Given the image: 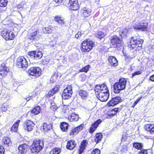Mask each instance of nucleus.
<instances>
[{
    "label": "nucleus",
    "instance_id": "obj_1",
    "mask_svg": "<svg viewBox=\"0 0 154 154\" xmlns=\"http://www.w3.org/2000/svg\"><path fill=\"white\" fill-rule=\"evenodd\" d=\"M95 45L94 42L89 39H87L84 40L82 44V51L83 52H89Z\"/></svg>",
    "mask_w": 154,
    "mask_h": 154
},
{
    "label": "nucleus",
    "instance_id": "obj_2",
    "mask_svg": "<svg viewBox=\"0 0 154 154\" xmlns=\"http://www.w3.org/2000/svg\"><path fill=\"white\" fill-rule=\"evenodd\" d=\"M126 80L125 79H120L119 82L116 83L114 85V92L116 93H119L120 91L124 89L125 88Z\"/></svg>",
    "mask_w": 154,
    "mask_h": 154
},
{
    "label": "nucleus",
    "instance_id": "obj_3",
    "mask_svg": "<svg viewBox=\"0 0 154 154\" xmlns=\"http://www.w3.org/2000/svg\"><path fill=\"white\" fill-rule=\"evenodd\" d=\"M143 40L139 38H136L135 37L131 38L130 42V45L132 49L136 48V50H139L142 47ZM136 50V49H135Z\"/></svg>",
    "mask_w": 154,
    "mask_h": 154
},
{
    "label": "nucleus",
    "instance_id": "obj_4",
    "mask_svg": "<svg viewBox=\"0 0 154 154\" xmlns=\"http://www.w3.org/2000/svg\"><path fill=\"white\" fill-rule=\"evenodd\" d=\"M43 146L42 141L40 140H35L32 145L31 151L32 153H37L42 149Z\"/></svg>",
    "mask_w": 154,
    "mask_h": 154
},
{
    "label": "nucleus",
    "instance_id": "obj_5",
    "mask_svg": "<svg viewBox=\"0 0 154 154\" xmlns=\"http://www.w3.org/2000/svg\"><path fill=\"white\" fill-rule=\"evenodd\" d=\"M147 26V24L146 23L145 20H139L133 25V27L134 29L144 31L146 29Z\"/></svg>",
    "mask_w": 154,
    "mask_h": 154
},
{
    "label": "nucleus",
    "instance_id": "obj_6",
    "mask_svg": "<svg viewBox=\"0 0 154 154\" xmlns=\"http://www.w3.org/2000/svg\"><path fill=\"white\" fill-rule=\"evenodd\" d=\"M111 43L114 48H116L118 50L121 49L123 45V43L121 40L117 36H114L112 37L111 40Z\"/></svg>",
    "mask_w": 154,
    "mask_h": 154
},
{
    "label": "nucleus",
    "instance_id": "obj_7",
    "mask_svg": "<svg viewBox=\"0 0 154 154\" xmlns=\"http://www.w3.org/2000/svg\"><path fill=\"white\" fill-rule=\"evenodd\" d=\"M1 35L6 40H13L15 37L14 33L9 30L2 31Z\"/></svg>",
    "mask_w": 154,
    "mask_h": 154
},
{
    "label": "nucleus",
    "instance_id": "obj_8",
    "mask_svg": "<svg viewBox=\"0 0 154 154\" xmlns=\"http://www.w3.org/2000/svg\"><path fill=\"white\" fill-rule=\"evenodd\" d=\"M17 65L19 68H26L28 66V63L25 58L21 56L17 58Z\"/></svg>",
    "mask_w": 154,
    "mask_h": 154
},
{
    "label": "nucleus",
    "instance_id": "obj_9",
    "mask_svg": "<svg viewBox=\"0 0 154 154\" xmlns=\"http://www.w3.org/2000/svg\"><path fill=\"white\" fill-rule=\"evenodd\" d=\"M28 72L30 75L37 77L40 75L41 70L38 67H32L28 70Z\"/></svg>",
    "mask_w": 154,
    "mask_h": 154
},
{
    "label": "nucleus",
    "instance_id": "obj_10",
    "mask_svg": "<svg viewBox=\"0 0 154 154\" xmlns=\"http://www.w3.org/2000/svg\"><path fill=\"white\" fill-rule=\"evenodd\" d=\"M72 93V86L68 85L63 91L62 96L63 99H66L70 98Z\"/></svg>",
    "mask_w": 154,
    "mask_h": 154
},
{
    "label": "nucleus",
    "instance_id": "obj_11",
    "mask_svg": "<svg viewBox=\"0 0 154 154\" xmlns=\"http://www.w3.org/2000/svg\"><path fill=\"white\" fill-rule=\"evenodd\" d=\"M96 93H108V90L105 84L96 85L95 87Z\"/></svg>",
    "mask_w": 154,
    "mask_h": 154
},
{
    "label": "nucleus",
    "instance_id": "obj_12",
    "mask_svg": "<svg viewBox=\"0 0 154 154\" xmlns=\"http://www.w3.org/2000/svg\"><path fill=\"white\" fill-rule=\"evenodd\" d=\"M23 125L24 129L28 131H31L33 130L35 124L32 121L28 120L25 121Z\"/></svg>",
    "mask_w": 154,
    "mask_h": 154
},
{
    "label": "nucleus",
    "instance_id": "obj_13",
    "mask_svg": "<svg viewBox=\"0 0 154 154\" xmlns=\"http://www.w3.org/2000/svg\"><path fill=\"white\" fill-rule=\"evenodd\" d=\"M28 55L32 59L37 60L41 58L43 55L41 52L36 51L29 52Z\"/></svg>",
    "mask_w": 154,
    "mask_h": 154
},
{
    "label": "nucleus",
    "instance_id": "obj_14",
    "mask_svg": "<svg viewBox=\"0 0 154 154\" xmlns=\"http://www.w3.org/2000/svg\"><path fill=\"white\" fill-rule=\"evenodd\" d=\"M96 94L99 99L102 102L106 101L109 96V93H97Z\"/></svg>",
    "mask_w": 154,
    "mask_h": 154
},
{
    "label": "nucleus",
    "instance_id": "obj_15",
    "mask_svg": "<svg viewBox=\"0 0 154 154\" xmlns=\"http://www.w3.org/2000/svg\"><path fill=\"white\" fill-rule=\"evenodd\" d=\"M69 4L70 8L72 10H78L79 8L77 0H69Z\"/></svg>",
    "mask_w": 154,
    "mask_h": 154
},
{
    "label": "nucleus",
    "instance_id": "obj_16",
    "mask_svg": "<svg viewBox=\"0 0 154 154\" xmlns=\"http://www.w3.org/2000/svg\"><path fill=\"white\" fill-rule=\"evenodd\" d=\"M121 99L119 97H116L113 98L109 102L107 103L108 106H114L117 104L121 101Z\"/></svg>",
    "mask_w": 154,
    "mask_h": 154
},
{
    "label": "nucleus",
    "instance_id": "obj_17",
    "mask_svg": "<svg viewBox=\"0 0 154 154\" xmlns=\"http://www.w3.org/2000/svg\"><path fill=\"white\" fill-rule=\"evenodd\" d=\"M102 122V121L101 119H99L92 124L89 130L90 133H93Z\"/></svg>",
    "mask_w": 154,
    "mask_h": 154
},
{
    "label": "nucleus",
    "instance_id": "obj_18",
    "mask_svg": "<svg viewBox=\"0 0 154 154\" xmlns=\"http://www.w3.org/2000/svg\"><path fill=\"white\" fill-rule=\"evenodd\" d=\"M9 72V69L6 66L5 64L2 65L0 67V75L4 76L6 75Z\"/></svg>",
    "mask_w": 154,
    "mask_h": 154
},
{
    "label": "nucleus",
    "instance_id": "obj_19",
    "mask_svg": "<svg viewBox=\"0 0 154 154\" xmlns=\"http://www.w3.org/2000/svg\"><path fill=\"white\" fill-rule=\"evenodd\" d=\"M28 146L25 144L20 145L18 147V154H24L27 151Z\"/></svg>",
    "mask_w": 154,
    "mask_h": 154
},
{
    "label": "nucleus",
    "instance_id": "obj_20",
    "mask_svg": "<svg viewBox=\"0 0 154 154\" xmlns=\"http://www.w3.org/2000/svg\"><path fill=\"white\" fill-rule=\"evenodd\" d=\"M144 128L146 131L150 134H154V124H146L145 125Z\"/></svg>",
    "mask_w": 154,
    "mask_h": 154
},
{
    "label": "nucleus",
    "instance_id": "obj_21",
    "mask_svg": "<svg viewBox=\"0 0 154 154\" xmlns=\"http://www.w3.org/2000/svg\"><path fill=\"white\" fill-rule=\"evenodd\" d=\"M109 65L112 66H116L118 64V61L114 56H110L108 58Z\"/></svg>",
    "mask_w": 154,
    "mask_h": 154
},
{
    "label": "nucleus",
    "instance_id": "obj_22",
    "mask_svg": "<svg viewBox=\"0 0 154 154\" xmlns=\"http://www.w3.org/2000/svg\"><path fill=\"white\" fill-rule=\"evenodd\" d=\"M81 12L82 13V16L84 17H86L90 15L91 12V10L89 8L86 7L82 9Z\"/></svg>",
    "mask_w": 154,
    "mask_h": 154
},
{
    "label": "nucleus",
    "instance_id": "obj_23",
    "mask_svg": "<svg viewBox=\"0 0 154 154\" xmlns=\"http://www.w3.org/2000/svg\"><path fill=\"white\" fill-rule=\"evenodd\" d=\"M84 127V125L82 124L78 127L73 128L70 132V135L76 134L79 131L82 129Z\"/></svg>",
    "mask_w": 154,
    "mask_h": 154
},
{
    "label": "nucleus",
    "instance_id": "obj_24",
    "mask_svg": "<svg viewBox=\"0 0 154 154\" xmlns=\"http://www.w3.org/2000/svg\"><path fill=\"white\" fill-rule=\"evenodd\" d=\"M84 127V125L82 124L78 127L73 128L70 132V135L76 134L79 131L82 129Z\"/></svg>",
    "mask_w": 154,
    "mask_h": 154
},
{
    "label": "nucleus",
    "instance_id": "obj_25",
    "mask_svg": "<svg viewBox=\"0 0 154 154\" xmlns=\"http://www.w3.org/2000/svg\"><path fill=\"white\" fill-rule=\"evenodd\" d=\"M41 37V35L38 34L37 32L35 31L33 33L31 34L30 36L28 37V38L30 40L34 39L35 41H37L39 40Z\"/></svg>",
    "mask_w": 154,
    "mask_h": 154
},
{
    "label": "nucleus",
    "instance_id": "obj_26",
    "mask_svg": "<svg viewBox=\"0 0 154 154\" xmlns=\"http://www.w3.org/2000/svg\"><path fill=\"white\" fill-rule=\"evenodd\" d=\"M76 144L74 140H70L67 142L66 148L69 150H72L75 147Z\"/></svg>",
    "mask_w": 154,
    "mask_h": 154
},
{
    "label": "nucleus",
    "instance_id": "obj_27",
    "mask_svg": "<svg viewBox=\"0 0 154 154\" xmlns=\"http://www.w3.org/2000/svg\"><path fill=\"white\" fill-rule=\"evenodd\" d=\"M54 20L55 21L58 23L61 26H63L66 23L64 19H62L60 16H55L54 17Z\"/></svg>",
    "mask_w": 154,
    "mask_h": 154
},
{
    "label": "nucleus",
    "instance_id": "obj_28",
    "mask_svg": "<svg viewBox=\"0 0 154 154\" xmlns=\"http://www.w3.org/2000/svg\"><path fill=\"white\" fill-rule=\"evenodd\" d=\"M79 119V115L75 113H72L68 117L69 120L71 122H76Z\"/></svg>",
    "mask_w": 154,
    "mask_h": 154
},
{
    "label": "nucleus",
    "instance_id": "obj_29",
    "mask_svg": "<svg viewBox=\"0 0 154 154\" xmlns=\"http://www.w3.org/2000/svg\"><path fill=\"white\" fill-rule=\"evenodd\" d=\"M88 142L86 140H83L81 143V146L80 147V148L79 149V153L81 154L83 152L84 150L85 149L86 146V144Z\"/></svg>",
    "mask_w": 154,
    "mask_h": 154
},
{
    "label": "nucleus",
    "instance_id": "obj_30",
    "mask_svg": "<svg viewBox=\"0 0 154 154\" xmlns=\"http://www.w3.org/2000/svg\"><path fill=\"white\" fill-rule=\"evenodd\" d=\"M59 89L58 86L56 85L55 86L49 91L47 94V97L48 96L49 97H50L52 96L57 92L59 90Z\"/></svg>",
    "mask_w": 154,
    "mask_h": 154
},
{
    "label": "nucleus",
    "instance_id": "obj_31",
    "mask_svg": "<svg viewBox=\"0 0 154 154\" xmlns=\"http://www.w3.org/2000/svg\"><path fill=\"white\" fill-rule=\"evenodd\" d=\"M79 94L82 98L85 99L88 97V93L86 91L81 90L79 91Z\"/></svg>",
    "mask_w": 154,
    "mask_h": 154
},
{
    "label": "nucleus",
    "instance_id": "obj_32",
    "mask_svg": "<svg viewBox=\"0 0 154 154\" xmlns=\"http://www.w3.org/2000/svg\"><path fill=\"white\" fill-rule=\"evenodd\" d=\"M60 127L61 130L63 132L66 131L68 127V124L67 123L63 122L60 123Z\"/></svg>",
    "mask_w": 154,
    "mask_h": 154
},
{
    "label": "nucleus",
    "instance_id": "obj_33",
    "mask_svg": "<svg viewBox=\"0 0 154 154\" xmlns=\"http://www.w3.org/2000/svg\"><path fill=\"white\" fill-rule=\"evenodd\" d=\"M52 127V125L51 124H47L46 123H45L43 124L42 129L44 131H47L51 129Z\"/></svg>",
    "mask_w": 154,
    "mask_h": 154
},
{
    "label": "nucleus",
    "instance_id": "obj_34",
    "mask_svg": "<svg viewBox=\"0 0 154 154\" xmlns=\"http://www.w3.org/2000/svg\"><path fill=\"white\" fill-rule=\"evenodd\" d=\"M103 137V135L101 133H97L94 137V141L96 143H98L101 141Z\"/></svg>",
    "mask_w": 154,
    "mask_h": 154
},
{
    "label": "nucleus",
    "instance_id": "obj_35",
    "mask_svg": "<svg viewBox=\"0 0 154 154\" xmlns=\"http://www.w3.org/2000/svg\"><path fill=\"white\" fill-rule=\"evenodd\" d=\"M20 122L19 120H17L12 126L11 127V131L12 132H16L17 130L19 124Z\"/></svg>",
    "mask_w": 154,
    "mask_h": 154
},
{
    "label": "nucleus",
    "instance_id": "obj_36",
    "mask_svg": "<svg viewBox=\"0 0 154 154\" xmlns=\"http://www.w3.org/2000/svg\"><path fill=\"white\" fill-rule=\"evenodd\" d=\"M118 110L119 109L118 108H115L112 110L109 111L107 112V115L110 116H113L118 112Z\"/></svg>",
    "mask_w": 154,
    "mask_h": 154
},
{
    "label": "nucleus",
    "instance_id": "obj_37",
    "mask_svg": "<svg viewBox=\"0 0 154 154\" xmlns=\"http://www.w3.org/2000/svg\"><path fill=\"white\" fill-rule=\"evenodd\" d=\"M41 111L40 107V106H38L33 108L31 111V112L33 114L36 115L38 114Z\"/></svg>",
    "mask_w": 154,
    "mask_h": 154
},
{
    "label": "nucleus",
    "instance_id": "obj_38",
    "mask_svg": "<svg viewBox=\"0 0 154 154\" xmlns=\"http://www.w3.org/2000/svg\"><path fill=\"white\" fill-rule=\"evenodd\" d=\"M10 139L8 137H4L2 140V143L4 145L9 146L11 144Z\"/></svg>",
    "mask_w": 154,
    "mask_h": 154
},
{
    "label": "nucleus",
    "instance_id": "obj_39",
    "mask_svg": "<svg viewBox=\"0 0 154 154\" xmlns=\"http://www.w3.org/2000/svg\"><path fill=\"white\" fill-rule=\"evenodd\" d=\"M53 28V27H51V28L44 27L42 28V30L44 33L49 34L52 32V28Z\"/></svg>",
    "mask_w": 154,
    "mask_h": 154
},
{
    "label": "nucleus",
    "instance_id": "obj_40",
    "mask_svg": "<svg viewBox=\"0 0 154 154\" xmlns=\"http://www.w3.org/2000/svg\"><path fill=\"white\" fill-rule=\"evenodd\" d=\"M133 145L134 148L139 149H141L143 146L142 144L137 142L134 143Z\"/></svg>",
    "mask_w": 154,
    "mask_h": 154
},
{
    "label": "nucleus",
    "instance_id": "obj_41",
    "mask_svg": "<svg viewBox=\"0 0 154 154\" xmlns=\"http://www.w3.org/2000/svg\"><path fill=\"white\" fill-rule=\"evenodd\" d=\"M106 34L104 32L101 31H98L96 35V36L100 39H101L104 37Z\"/></svg>",
    "mask_w": 154,
    "mask_h": 154
},
{
    "label": "nucleus",
    "instance_id": "obj_42",
    "mask_svg": "<svg viewBox=\"0 0 154 154\" xmlns=\"http://www.w3.org/2000/svg\"><path fill=\"white\" fill-rule=\"evenodd\" d=\"M60 152V149L58 148H56L54 149L50 152V154H59Z\"/></svg>",
    "mask_w": 154,
    "mask_h": 154
},
{
    "label": "nucleus",
    "instance_id": "obj_43",
    "mask_svg": "<svg viewBox=\"0 0 154 154\" xmlns=\"http://www.w3.org/2000/svg\"><path fill=\"white\" fill-rule=\"evenodd\" d=\"M8 1L7 0H0V7H5L7 5Z\"/></svg>",
    "mask_w": 154,
    "mask_h": 154
},
{
    "label": "nucleus",
    "instance_id": "obj_44",
    "mask_svg": "<svg viewBox=\"0 0 154 154\" xmlns=\"http://www.w3.org/2000/svg\"><path fill=\"white\" fill-rule=\"evenodd\" d=\"M90 67V66L89 65H87L84 67L82 69H80L79 70V71L81 72H87L88 70V69Z\"/></svg>",
    "mask_w": 154,
    "mask_h": 154
},
{
    "label": "nucleus",
    "instance_id": "obj_45",
    "mask_svg": "<svg viewBox=\"0 0 154 154\" xmlns=\"http://www.w3.org/2000/svg\"><path fill=\"white\" fill-rule=\"evenodd\" d=\"M50 107L52 110H55L57 108L55 104L53 102L51 103Z\"/></svg>",
    "mask_w": 154,
    "mask_h": 154
},
{
    "label": "nucleus",
    "instance_id": "obj_46",
    "mask_svg": "<svg viewBox=\"0 0 154 154\" xmlns=\"http://www.w3.org/2000/svg\"><path fill=\"white\" fill-rule=\"evenodd\" d=\"M142 72V70H138L134 72L132 76L134 77L136 75L141 74Z\"/></svg>",
    "mask_w": 154,
    "mask_h": 154
},
{
    "label": "nucleus",
    "instance_id": "obj_47",
    "mask_svg": "<svg viewBox=\"0 0 154 154\" xmlns=\"http://www.w3.org/2000/svg\"><path fill=\"white\" fill-rule=\"evenodd\" d=\"M127 135H128L125 132L123 133L122 138V141H124L126 140L128 137Z\"/></svg>",
    "mask_w": 154,
    "mask_h": 154
},
{
    "label": "nucleus",
    "instance_id": "obj_48",
    "mask_svg": "<svg viewBox=\"0 0 154 154\" xmlns=\"http://www.w3.org/2000/svg\"><path fill=\"white\" fill-rule=\"evenodd\" d=\"M100 150L97 149H95L92 152L91 154H100Z\"/></svg>",
    "mask_w": 154,
    "mask_h": 154
},
{
    "label": "nucleus",
    "instance_id": "obj_49",
    "mask_svg": "<svg viewBox=\"0 0 154 154\" xmlns=\"http://www.w3.org/2000/svg\"><path fill=\"white\" fill-rule=\"evenodd\" d=\"M82 33L81 32L79 31L75 35V37L77 39H80Z\"/></svg>",
    "mask_w": 154,
    "mask_h": 154
},
{
    "label": "nucleus",
    "instance_id": "obj_50",
    "mask_svg": "<svg viewBox=\"0 0 154 154\" xmlns=\"http://www.w3.org/2000/svg\"><path fill=\"white\" fill-rule=\"evenodd\" d=\"M56 77L55 75L51 77L50 79V82L51 83H54L56 81Z\"/></svg>",
    "mask_w": 154,
    "mask_h": 154
},
{
    "label": "nucleus",
    "instance_id": "obj_51",
    "mask_svg": "<svg viewBox=\"0 0 154 154\" xmlns=\"http://www.w3.org/2000/svg\"><path fill=\"white\" fill-rule=\"evenodd\" d=\"M142 98V97H140L138 98L136 100L134 103V105L133 107H134L137 103H138L140 100Z\"/></svg>",
    "mask_w": 154,
    "mask_h": 154
},
{
    "label": "nucleus",
    "instance_id": "obj_52",
    "mask_svg": "<svg viewBox=\"0 0 154 154\" xmlns=\"http://www.w3.org/2000/svg\"><path fill=\"white\" fill-rule=\"evenodd\" d=\"M147 152L146 150H142L139 152V154H147Z\"/></svg>",
    "mask_w": 154,
    "mask_h": 154
},
{
    "label": "nucleus",
    "instance_id": "obj_53",
    "mask_svg": "<svg viewBox=\"0 0 154 154\" xmlns=\"http://www.w3.org/2000/svg\"><path fill=\"white\" fill-rule=\"evenodd\" d=\"M5 152V150L4 147L0 146V154H3Z\"/></svg>",
    "mask_w": 154,
    "mask_h": 154
},
{
    "label": "nucleus",
    "instance_id": "obj_54",
    "mask_svg": "<svg viewBox=\"0 0 154 154\" xmlns=\"http://www.w3.org/2000/svg\"><path fill=\"white\" fill-rule=\"evenodd\" d=\"M1 109L2 111L5 112L7 110V108L3 106L1 107Z\"/></svg>",
    "mask_w": 154,
    "mask_h": 154
},
{
    "label": "nucleus",
    "instance_id": "obj_55",
    "mask_svg": "<svg viewBox=\"0 0 154 154\" xmlns=\"http://www.w3.org/2000/svg\"><path fill=\"white\" fill-rule=\"evenodd\" d=\"M32 99L31 97H29L26 98H24V100H26V102Z\"/></svg>",
    "mask_w": 154,
    "mask_h": 154
},
{
    "label": "nucleus",
    "instance_id": "obj_56",
    "mask_svg": "<svg viewBox=\"0 0 154 154\" xmlns=\"http://www.w3.org/2000/svg\"><path fill=\"white\" fill-rule=\"evenodd\" d=\"M150 79L152 81L154 82V74L150 77Z\"/></svg>",
    "mask_w": 154,
    "mask_h": 154
},
{
    "label": "nucleus",
    "instance_id": "obj_57",
    "mask_svg": "<svg viewBox=\"0 0 154 154\" xmlns=\"http://www.w3.org/2000/svg\"><path fill=\"white\" fill-rule=\"evenodd\" d=\"M63 0H55V1L56 3L57 2H62Z\"/></svg>",
    "mask_w": 154,
    "mask_h": 154
},
{
    "label": "nucleus",
    "instance_id": "obj_58",
    "mask_svg": "<svg viewBox=\"0 0 154 154\" xmlns=\"http://www.w3.org/2000/svg\"><path fill=\"white\" fill-rule=\"evenodd\" d=\"M21 6H21L20 5H18L17 7L18 8H20L21 7Z\"/></svg>",
    "mask_w": 154,
    "mask_h": 154
},
{
    "label": "nucleus",
    "instance_id": "obj_59",
    "mask_svg": "<svg viewBox=\"0 0 154 154\" xmlns=\"http://www.w3.org/2000/svg\"><path fill=\"white\" fill-rule=\"evenodd\" d=\"M145 137L147 138V139H148V138H150V137H149V136H146Z\"/></svg>",
    "mask_w": 154,
    "mask_h": 154
},
{
    "label": "nucleus",
    "instance_id": "obj_60",
    "mask_svg": "<svg viewBox=\"0 0 154 154\" xmlns=\"http://www.w3.org/2000/svg\"><path fill=\"white\" fill-rule=\"evenodd\" d=\"M124 33H125V32L123 31V32H122V34H123Z\"/></svg>",
    "mask_w": 154,
    "mask_h": 154
}]
</instances>
